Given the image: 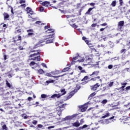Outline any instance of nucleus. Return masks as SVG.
<instances>
[{
  "instance_id": "bf43d9fd",
  "label": "nucleus",
  "mask_w": 130,
  "mask_h": 130,
  "mask_svg": "<svg viewBox=\"0 0 130 130\" xmlns=\"http://www.w3.org/2000/svg\"><path fill=\"white\" fill-rule=\"evenodd\" d=\"M37 121H36V120H34L33 121H32V123L33 124H35V125H36V124H37Z\"/></svg>"
},
{
  "instance_id": "473e14b6",
  "label": "nucleus",
  "mask_w": 130,
  "mask_h": 130,
  "mask_svg": "<svg viewBox=\"0 0 130 130\" xmlns=\"http://www.w3.org/2000/svg\"><path fill=\"white\" fill-rule=\"evenodd\" d=\"M21 116L24 118V119H27L28 118V116H27L26 114H22Z\"/></svg>"
},
{
  "instance_id": "4be33fe9",
  "label": "nucleus",
  "mask_w": 130,
  "mask_h": 130,
  "mask_svg": "<svg viewBox=\"0 0 130 130\" xmlns=\"http://www.w3.org/2000/svg\"><path fill=\"white\" fill-rule=\"evenodd\" d=\"M53 39L54 38L50 39V38H48V40H46V43L48 44V43H52L53 42Z\"/></svg>"
},
{
  "instance_id": "423d86ee",
  "label": "nucleus",
  "mask_w": 130,
  "mask_h": 130,
  "mask_svg": "<svg viewBox=\"0 0 130 130\" xmlns=\"http://www.w3.org/2000/svg\"><path fill=\"white\" fill-rule=\"evenodd\" d=\"M88 105H89L88 103H86L83 105L80 106L79 109L82 112H85V111H86V110H87Z\"/></svg>"
},
{
  "instance_id": "dca6fc26",
  "label": "nucleus",
  "mask_w": 130,
  "mask_h": 130,
  "mask_svg": "<svg viewBox=\"0 0 130 130\" xmlns=\"http://www.w3.org/2000/svg\"><path fill=\"white\" fill-rule=\"evenodd\" d=\"M73 126H75V127H78V126H80L81 125V124H80V122L79 121H76L73 123H72Z\"/></svg>"
},
{
  "instance_id": "6e6552de",
  "label": "nucleus",
  "mask_w": 130,
  "mask_h": 130,
  "mask_svg": "<svg viewBox=\"0 0 130 130\" xmlns=\"http://www.w3.org/2000/svg\"><path fill=\"white\" fill-rule=\"evenodd\" d=\"M1 125L2 126V130H8V127L5 122H2L1 123Z\"/></svg>"
},
{
  "instance_id": "4d7b16f0",
  "label": "nucleus",
  "mask_w": 130,
  "mask_h": 130,
  "mask_svg": "<svg viewBox=\"0 0 130 130\" xmlns=\"http://www.w3.org/2000/svg\"><path fill=\"white\" fill-rule=\"evenodd\" d=\"M96 26H97V23H93L91 24V27H92V28L96 27Z\"/></svg>"
},
{
  "instance_id": "0eeeda50",
  "label": "nucleus",
  "mask_w": 130,
  "mask_h": 130,
  "mask_svg": "<svg viewBox=\"0 0 130 130\" xmlns=\"http://www.w3.org/2000/svg\"><path fill=\"white\" fill-rule=\"evenodd\" d=\"M99 87H100V84L96 83L95 84L90 86V90H91V91H96V90H97Z\"/></svg>"
},
{
  "instance_id": "f8f14e48",
  "label": "nucleus",
  "mask_w": 130,
  "mask_h": 130,
  "mask_svg": "<svg viewBox=\"0 0 130 130\" xmlns=\"http://www.w3.org/2000/svg\"><path fill=\"white\" fill-rule=\"evenodd\" d=\"M124 26V21H120L118 23V26L119 27V29H121L122 27Z\"/></svg>"
},
{
  "instance_id": "09e8293b",
  "label": "nucleus",
  "mask_w": 130,
  "mask_h": 130,
  "mask_svg": "<svg viewBox=\"0 0 130 130\" xmlns=\"http://www.w3.org/2000/svg\"><path fill=\"white\" fill-rule=\"evenodd\" d=\"M18 49H19V50H24V48L22 46H19Z\"/></svg>"
},
{
  "instance_id": "e2e57ef3",
  "label": "nucleus",
  "mask_w": 130,
  "mask_h": 130,
  "mask_svg": "<svg viewBox=\"0 0 130 130\" xmlns=\"http://www.w3.org/2000/svg\"><path fill=\"white\" fill-rule=\"evenodd\" d=\"M100 26H107V23L106 22L100 24Z\"/></svg>"
},
{
  "instance_id": "a878e982",
  "label": "nucleus",
  "mask_w": 130,
  "mask_h": 130,
  "mask_svg": "<svg viewBox=\"0 0 130 130\" xmlns=\"http://www.w3.org/2000/svg\"><path fill=\"white\" fill-rule=\"evenodd\" d=\"M3 15L4 16L5 20H6V19H8V18H10V16L8 13H4Z\"/></svg>"
},
{
  "instance_id": "2eb2a0df",
  "label": "nucleus",
  "mask_w": 130,
  "mask_h": 130,
  "mask_svg": "<svg viewBox=\"0 0 130 130\" xmlns=\"http://www.w3.org/2000/svg\"><path fill=\"white\" fill-rule=\"evenodd\" d=\"M50 4V3H49V2H48V1H45V2H43L41 4V5H43L44 7H48V6H49Z\"/></svg>"
},
{
  "instance_id": "6e6d98bb",
  "label": "nucleus",
  "mask_w": 130,
  "mask_h": 130,
  "mask_svg": "<svg viewBox=\"0 0 130 130\" xmlns=\"http://www.w3.org/2000/svg\"><path fill=\"white\" fill-rule=\"evenodd\" d=\"M27 35L28 36H32V35H34V32H28Z\"/></svg>"
},
{
  "instance_id": "f03ea898",
  "label": "nucleus",
  "mask_w": 130,
  "mask_h": 130,
  "mask_svg": "<svg viewBox=\"0 0 130 130\" xmlns=\"http://www.w3.org/2000/svg\"><path fill=\"white\" fill-rule=\"evenodd\" d=\"M58 107L56 108V112L59 116L61 115V112L62 110L66 109V106L67 104H62V102H59L58 104Z\"/></svg>"
},
{
  "instance_id": "6ab92c4d",
  "label": "nucleus",
  "mask_w": 130,
  "mask_h": 130,
  "mask_svg": "<svg viewBox=\"0 0 130 130\" xmlns=\"http://www.w3.org/2000/svg\"><path fill=\"white\" fill-rule=\"evenodd\" d=\"M26 11L28 14H30V15H33V11H32V9L29 7L26 8Z\"/></svg>"
},
{
  "instance_id": "9b49d317",
  "label": "nucleus",
  "mask_w": 130,
  "mask_h": 130,
  "mask_svg": "<svg viewBox=\"0 0 130 130\" xmlns=\"http://www.w3.org/2000/svg\"><path fill=\"white\" fill-rule=\"evenodd\" d=\"M92 60H93V58H88V59H87L86 60L87 63L84 64V66H90V64H91V62H92Z\"/></svg>"
},
{
  "instance_id": "a18cd8bd",
  "label": "nucleus",
  "mask_w": 130,
  "mask_h": 130,
  "mask_svg": "<svg viewBox=\"0 0 130 130\" xmlns=\"http://www.w3.org/2000/svg\"><path fill=\"white\" fill-rule=\"evenodd\" d=\"M39 46H40V45L38 44L35 45L34 47V49H35L36 48H38V47H39Z\"/></svg>"
},
{
  "instance_id": "5fc2aeb1",
  "label": "nucleus",
  "mask_w": 130,
  "mask_h": 130,
  "mask_svg": "<svg viewBox=\"0 0 130 130\" xmlns=\"http://www.w3.org/2000/svg\"><path fill=\"white\" fill-rule=\"evenodd\" d=\"M113 84H114V82H110V83L108 84L109 87H111L112 86H113Z\"/></svg>"
},
{
  "instance_id": "f3484780",
  "label": "nucleus",
  "mask_w": 130,
  "mask_h": 130,
  "mask_svg": "<svg viewBox=\"0 0 130 130\" xmlns=\"http://www.w3.org/2000/svg\"><path fill=\"white\" fill-rule=\"evenodd\" d=\"M93 9H95V7L93 8H89L87 11L85 13V15H91V11L93 10Z\"/></svg>"
},
{
  "instance_id": "ea45409f",
  "label": "nucleus",
  "mask_w": 130,
  "mask_h": 130,
  "mask_svg": "<svg viewBox=\"0 0 130 130\" xmlns=\"http://www.w3.org/2000/svg\"><path fill=\"white\" fill-rule=\"evenodd\" d=\"M26 32H27V33H29V32H34V30H33V29H27L26 30Z\"/></svg>"
},
{
  "instance_id": "39448f33",
  "label": "nucleus",
  "mask_w": 130,
  "mask_h": 130,
  "mask_svg": "<svg viewBox=\"0 0 130 130\" xmlns=\"http://www.w3.org/2000/svg\"><path fill=\"white\" fill-rule=\"evenodd\" d=\"M13 43L17 44V42H18V41H22V36H21L20 35H18L13 37Z\"/></svg>"
},
{
  "instance_id": "bb28decb",
  "label": "nucleus",
  "mask_w": 130,
  "mask_h": 130,
  "mask_svg": "<svg viewBox=\"0 0 130 130\" xmlns=\"http://www.w3.org/2000/svg\"><path fill=\"white\" fill-rule=\"evenodd\" d=\"M120 11L121 14H122L123 13H125L126 12V11L125 10V7L121 8Z\"/></svg>"
},
{
  "instance_id": "13d9d810",
  "label": "nucleus",
  "mask_w": 130,
  "mask_h": 130,
  "mask_svg": "<svg viewBox=\"0 0 130 130\" xmlns=\"http://www.w3.org/2000/svg\"><path fill=\"white\" fill-rule=\"evenodd\" d=\"M25 3H26V1L24 0H20L19 2V4H25Z\"/></svg>"
},
{
  "instance_id": "7ed1b4c3",
  "label": "nucleus",
  "mask_w": 130,
  "mask_h": 130,
  "mask_svg": "<svg viewBox=\"0 0 130 130\" xmlns=\"http://www.w3.org/2000/svg\"><path fill=\"white\" fill-rule=\"evenodd\" d=\"M100 73V72H99V71H94L93 72H92L91 74L89 75L91 78L90 79V81H92V82H95L97 81V79L98 80L100 79V76H98V75H99Z\"/></svg>"
},
{
  "instance_id": "37998d69",
  "label": "nucleus",
  "mask_w": 130,
  "mask_h": 130,
  "mask_svg": "<svg viewBox=\"0 0 130 130\" xmlns=\"http://www.w3.org/2000/svg\"><path fill=\"white\" fill-rule=\"evenodd\" d=\"M77 61H78V62H84V61H85V58H82L80 60H78Z\"/></svg>"
},
{
  "instance_id": "a19ab883",
  "label": "nucleus",
  "mask_w": 130,
  "mask_h": 130,
  "mask_svg": "<svg viewBox=\"0 0 130 130\" xmlns=\"http://www.w3.org/2000/svg\"><path fill=\"white\" fill-rule=\"evenodd\" d=\"M8 7L10 8L11 11V13H12V15H14V10L13 9V7H12V6H8Z\"/></svg>"
},
{
  "instance_id": "ddd939ff",
  "label": "nucleus",
  "mask_w": 130,
  "mask_h": 130,
  "mask_svg": "<svg viewBox=\"0 0 130 130\" xmlns=\"http://www.w3.org/2000/svg\"><path fill=\"white\" fill-rule=\"evenodd\" d=\"M6 85L10 89H13V84H10L7 80H6Z\"/></svg>"
},
{
  "instance_id": "aec40b11",
  "label": "nucleus",
  "mask_w": 130,
  "mask_h": 130,
  "mask_svg": "<svg viewBox=\"0 0 130 130\" xmlns=\"http://www.w3.org/2000/svg\"><path fill=\"white\" fill-rule=\"evenodd\" d=\"M78 58H79L78 57V56L73 57L72 59V61L71 62V64H74L75 62H77V61L76 60H77V59H78Z\"/></svg>"
},
{
  "instance_id": "393cba45",
  "label": "nucleus",
  "mask_w": 130,
  "mask_h": 130,
  "mask_svg": "<svg viewBox=\"0 0 130 130\" xmlns=\"http://www.w3.org/2000/svg\"><path fill=\"white\" fill-rule=\"evenodd\" d=\"M60 92L61 93H62L61 96L63 95H66V94H67V91H66L65 89H61L60 90Z\"/></svg>"
},
{
  "instance_id": "4468645a",
  "label": "nucleus",
  "mask_w": 130,
  "mask_h": 130,
  "mask_svg": "<svg viewBox=\"0 0 130 130\" xmlns=\"http://www.w3.org/2000/svg\"><path fill=\"white\" fill-rule=\"evenodd\" d=\"M121 85H122V86L120 87L119 89H117V90H120V89H122V91H124V88H125V86H126V85H127V83H121Z\"/></svg>"
},
{
  "instance_id": "cd10ccee",
  "label": "nucleus",
  "mask_w": 130,
  "mask_h": 130,
  "mask_svg": "<svg viewBox=\"0 0 130 130\" xmlns=\"http://www.w3.org/2000/svg\"><path fill=\"white\" fill-rule=\"evenodd\" d=\"M87 80H89V76H85L82 80L81 82H84L85 81H87Z\"/></svg>"
},
{
  "instance_id": "0e129e2a",
  "label": "nucleus",
  "mask_w": 130,
  "mask_h": 130,
  "mask_svg": "<svg viewBox=\"0 0 130 130\" xmlns=\"http://www.w3.org/2000/svg\"><path fill=\"white\" fill-rule=\"evenodd\" d=\"M82 39L84 40V41H85V42H86V40H87V38H86V37H83Z\"/></svg>"
},
{
  "instance_id": "f704fd0d",
  "label": "nucleus",
  "mask_w": 130,
  "mask_h": 130,
  "mask_svg": "<svg viewBox=\"0 0 130 130\" xmlns=\"http://www.w3.org/2000/svg\"><path fill=\"white\" fill-rule=\"evenodd\" d=\"M6 67V65L5 64V63H2L1 62H0V68L1 69H5V67Z\"/></svg>"
},
{
  "instance_id": "7c9ffc66",
  "label": "nucleus",
  "mask_w": 130,
  "mask_h": 130,
  "mask_svg": "<svg viewBox=\"0 0 130 130\" xmlns=\"http://www.w3.org/2000/svg\"><path fill=\"white\" fill-rule=\"evenodd\" d=\"M68 71H70V68L67 67V68H64V69L62 70V73H66V72H68Z\"/></svg>"
},
{
  "instance_id": "680f3d73",
  "label": "nucleus",
  "mask_w": 130,
  "mask_h": 130,
  "mask_svg": "<svg viewBox=\"0 0 130 130\" xmlns=\"http://www.w3.org/2000/svg\"><path fill=\"white\" fill-rule=\"evenodd\" d=\"M38 127H39L40 128H41L42 127H43V125L42 124H38Z\"/></svg>"
},
{
  "instance_id": "774afa93",
  "label": "nucleus",
  "mask_w": 130,
  "mask_h": 130,
  "mask_svg": "<svg viewBox=\"0 0 130 130\" xmlns=\"http://www.w3.org/2000/svg\"><path fill=\"white\" fill-rule=\"evenodd\" d=\"M125 90H130V86L126 87Z\"/></svg>"
},
{
  "instance_id": "e433bc0d",
  "label": "nucleus",
  "mask_w": 130,
  "mask_h": 130,
  "mask_svg": "<svg viewBox=\"0 0 130 130\" xmlns=\"http://www.w3.org/2000/svg\"><path fill=\"white\" fill-rule=\"evenodd\" d=\"M39 74H44V71L42 69H39L38 70Z\"/></svg>"
},
{
  "instance_id": "3c124183",
  "label": "nucleus",
  "mask_w": 130,
  "mask_h": 130,
  "mask_svg": "<svg viewBox=\"0 0 130 130\" xmlns=\"http://www.w3.org/2000/svg\"><path fill=\"white\" fill-rule=\"evenodd\" d=\"M84 122H85V121H84V119H82L81 120H80V122L79 123V124L81 125V124H83Z\"/></svg>"
},
{
  "instance_id": "c03bdc74",
  "label": "nucleus",
  "mask_w": 130,
  "mask_h": 130,
  "mask_svg": "<svg viewBox=\"0 0 130 130\" xmlns=\"http://www.w3.org/2000/svg\"><path fill=\"white\" fill-rule=\"evenodd\" d=\"M35 64H36V63L35 61H31L29 64V66L30 67H32V66H34Z\"/></svg>"
},
{
  "instance_id": "c85d7f7f",
  "label": "nucleus",
  "mask_w": 130,
  "mask_h": 130,
  "mask_svg": "<svg viewBox=\"0 0 130 130\" xmlns=\"http://www.w3.org/2000/svg\"><path fill=\"white\" fill-rule=\"evenodd\" d=\"M46 83H47V85H48L51 83H54V80L50 79L49 80H47Z\"/></svg>"
},
{
  "instance_id": "864d4df0",
  "label": "nucleus",
  "mask_w": 130,
  "mask_h": 130,
  "mask_svg": "<svg viewBox=\"0 0 130 130\" xmlns=\"http://www.w3.org/2000/svg\"><path fill=\"white\" fill-rule=\"evenodd\" d=\"M51 74H52V75L53 76H54V77H55V76H56V75H57V73H55V72H52L51 73Z\"/></svg>"
},
{
  "instance_id": "412c9836",
  "label": "nucleus",
  "mask_w": 130,
  "mask_h": 130,
  "mask_svg": "<svg viewBox=\"0 0 130 130\" xmlns=\"http://www.w3.org/2000/svg\"><path fill=\"white\" fill-rule=\"evenodd\" d=\"M74 116H67L65 117V120H71V119H73L74 118Z\"/></svg>"
},
{
  "instance_id": "c756f323",
  "label": "nucleus",
  "mask_w": 130,
  "mask_h": 130,
  "mask_svg": "<svg viewBox=\"0 0 130 130\" xmlns=\"http://www.w3.org/2000/svg\"><path fill=\"white\" fill-rule=\"evenodd\" d=\"M111 7H114L116 6V1H112V3L111 4Z\"/></svg>"
},
{
  "instance_id": "9d476101",
  "label": "nucleus",
  "mask_w": 130,
  "mask_h": 130,
  "mask_svg": "<svg viewBox=\"0 0 130 130\" xmlns=\"http://www.w3.org/2000/svg\"><path fill=\"white\" fill-rule=\"evenodd\" d=\"M66 74H63L62 75H59L57 76H52V75L50 73H47L46 74V76L47 77H50L51 78H60V77H63V76H65Z\"/></svg>"
},
{
  "instance_id": "c9c22d12",
  "label": "nucleus",
  "mask_w": 130,
  "mask_h": 130,
  "mask_svg": "<svg viewBox=\"0 0 130 130\" xmlns=\"http://www.w3.org/2000/svg\"><path fill=\"white\" fill-rule=\"evenodd\" d=\"M70 25L73 27L74 28V29H77L78 28V26H77V25H76L75 23L73 24H70Z\"/></svg>"
},
{
  "instance_id": "69168bd1",
  "label": "nucleus",
  "mask_w": 130,
  "mask_h": 130,
  "mask_svg": "<svg viewBox=\"0 0 130 130\" xmlns=\"http://www.w3.org/2000/svg\"><path fill=\"white\" fill-rule=\"evenodd\" d=\"M48 28H50V26L49 25H47L45 26V30H46L48 29Z\"/></svg>"
},
{
  "instance_id": "603ef678",
  "label": "nucleus",
  "mask_w": 130,
  "mask_h": 130,
  "mask_svg": "<svg viewBox=\"0 0 130 130\" xmlns=\"http://www.w3.org/2000/svg\"><path fill=\"white\" fill-rule=\"evenodd\" d=\"M109 70H111L113 68V66L112 64H110L108 67Z\"/></svg>"
},
{
  "instance_id": "b1692460",
  "label": "nucleus",
  "mask_w": 130,
  "mask_h": 130,
  "mask_svg": "<svg viewBox=\"0 0 130 130\" xmlns=\"http://www.w3.org/2000/svg\"><path fill=\"white\" fill-rule=\"evenodd\" d=\"M95 95H96V92H93V93L90 94V95L88 97V99H92V98H93V96H95Z\"/></svg>"
},
{
  "instance_id": "79ce46f5",
  "label": "nucleus",
  "mask_w": 130,
  "mask_h": 130,
  "mask_svg": "<svg viewBox=\"0 0 130 130\" xmlns=\"http://www.w3.org/2000/svg\"><path fill=\"white\" fill-rule=\"evenodd\" d=\"M85 43H86V44H87V45H89V46L90 45H92V44L90 43V41H89L88 40H86Z\"/></svg>"
},
{
  "instance_id": "4c0bfd02",
  "label": "nucleus",
  "mask_w": 130,
  "mask_h": 130,
  "mask_svg": "<svg viewBox=\"0 0 130 130\" xmlns=\"http://www.w3.org/2000/svg\"><path fill=\"white\" fill-rule=\"evenodd\" d=\"M86 127H88L87 125H83L82 126L80 127V129H83V128H86Z\"/></svg>"
},
{
  "instance_id": "338daca9",
  "label": "nucleus",
  "mask_w": 130,
  "mask_h": 130,
  "mask_svg": "<svg viewBox=\"0 0 130 130\" xmlns=\"http://www.w3.org/2000/svg\"><path fill=\"white\" fill-rule=\"evenodd\" d=\"M36 24L39 25V24H41V21H36Z\"/></svg>"
},
{
  "instance_id": "de8ad7c7",
  "label": "nucleus",
  "mask_w": 130,
  "mask_h": 130,
  "mask_svg": "<svg viewBox=\"0 0 130 130\" xmlns=\"http://www.w3.org/2000/svg\"><path fill=\"white\" fill-rule=\"evenodd\" d=\"M120 6H122L123 5V0H119Z\"/></svg>"
},
{
  "instance_id": "8fccbe9b",
  "label": "nucleus",
  "mask_w": 130,
  "mask_h": 130,
  "mask_svg": "<svg viewBox=\"0 0 130 130\" xmlns=\"http://www.w3.org/2000/svg\"><path fill=\"white\" fill-rule=\"evenodd\" d=\"M102 103H103V104H106L107 103V100H103Z\"/></svg>"
},
{
  "instance_id": "49530a36",
  "label": "nucleus",
  "mask_w": 130,
  "mask_h": 130,
  "mask_svg": "<svg viewBox=\"0 0 130 130\" xmlns=\"http://www.w3.org/2000/svg\"><path fill=\"white\" fill-rule=\"evenodd\" d=\"M39 11L40 12H43V11H44V8H43V7H40L39 8Z\"/></svg>"
},
{
  "instance_id": "58836bf2",
  "label": "nucleus",
  "mask_w": 130,
  "mask_h": 130,
  "mask_svg": "<svg viewBox=\"0 0 130 130\" xmlns=\"http://www.w3.org/2000/svg\"><path fill=\"white\" fill-rule=\"evenodd\" d=\"M47 98V95L45 94H41V98H42V99H44L45 98Z\"/></svg>"
},
{
  "instance_id": "5701e85b",
  "label": "nucleus",
  "mask_w": 130,
  "mask_h": 130,
  "mask_svg": "<svg viewBox=\"0 0 130 130\" xmlns=\"http://www.w3.org/2000/svg\"><path fill=\"white\" fill-rule=\"evenodd\" d=\"M76 91V90H74L71 91V92H70L69 97H70V98L73 97V96L74 95H75V93H76V91Z\"/></svg>"
},
{
  "instance_id": "f257e3e1",
  "label": "nucleus",
  "mask_w": 130,
  "mask_h": 130,
  "mask_svg": "<svg viewBox=\"0 0 130 130\" xmlns=\"http://www.w3.org/2000/svg\"><path fill=\"white\" fill-rule=\"evenodd\" d=\"M40 50L37 51L31 50L29 52V58H30V60H34L35 61H40Z\"/></svg>"
},
{
  "instance_id": "20e7f679",
  "label": "nucleus",
  "mask_w": 130,
  "mask_h": 130,
  "mask_svg": "<svg viewBox=\"0 0 130 130\" xmlns=\"http://www.w3.org/2000/svg\"><path fill=\"white\" fill-rule=\"evenodd\" d=\"M46 34H50L47 36V38H53L54 37V29L49 28L47 30L45 31Z\"/></svg>"
},
{
  "instance_id": "a211bd4d",
  "label": "nucleus",
  "mask_w": 130,
  "mask_h": 130,
  "mask_svg": "<svg viewBox=\"0 0 130 130\" xmlns=\"http://www.w3.org/2000/svg\"><path fill=\"white\" fill-rule=\"evenodd\" d=\"M61 96L60 93L58 94H54L51 96V98H60V97Z\"/></svg>"
},
{
  "instance_id": "052dcab7",
  "label": "nucleus",
  "mask_w": 130,
  "mask_h": 130,
  "mask_svg": "<svg viewBox=\"0 0 130 130\" xmlns=\"http://www.w3.org/2000/svg\"><path fill=\"white\" fill-rule=\"evenodd\" d=\"M41 65L42 66V67H43L44 68H47V66H46V64L44 63H42Z\"/></svg>"
},
{
  "instance_id": "2f4dec72",
  "label": "nucleus",
  "mask_w": 130,
  "mask_h": 130,
  "mask_svg": "<svg viewBox=\"0 0 130 130\" xmlns=\"http://www.w3.org/2000/svg\"><path fill=\"white\" fill-rule=\"evenodd\" d=\"M110 115V114L109 113H107L106 115L102 117V118H106V117H108Z\"/></svg>"
},
{
  "instance_id": "1a4fd4ad",
  "label": "nucleus",
  "mask_w": 130,
  "mask_h": 130,
  "mask_svg": "<svg viewBox=\"0 0 130 130\" xmlns=\"http://www.w3.org/2000/svg\"><path fill=\"white\" fill-rule=\"evenodd\" d=\"M20 33H22V29L20 28V26H17V27L15 28L14 34H20Z\"/></svg>"
},
{
  "instance_id": "72a5a7b5",
  "label": "nucleus",
  "mask_w": 130,
  "mask_h": 130,
  "mask_svg": "<svg viewBox=\"0 0 130 130\" xmlns=\"http://www.w3.org/2000/svg\"><path fill=\"white\" fill-rule=\"evenodd\" d=\"M126 52V49H122V50H120V53L122 54V53H125Z\"/></svg>"
}]
</instances>
